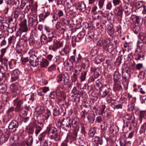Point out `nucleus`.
<instances>
[{"instance_id":"1","label":"nucleus","mask_w":146,"mask_h":146,"mask_svg":"<svg viewBox=\"0 0 146 146\" xmlns=\"http://www.w3.org/2000/svg\"><path fill=\"white\" fill-rule=\"evenodd\" d=\"M44 28L46 32V35L42 34L40 36L41 40L45 42V44L54 41L56 38L54 31L50 29L49 27L46 25L44 26Z\"/></svg>"},{"instance_id":"2","label":"nucleus","mask_w":146,"mask_h":146,"mask_svg":"<svg viewBox=\"0 0 146 146\" xmlns=\"http://www.w3.org/2000/svg\"><path fill=\"white\" fill-rule=\"evenodd\" d=\"M46 131L51 139L57 141L60 140V136L58 133L57 129L52 125L50 124L48 125Z\"/></svg>"},{"instance_id":"3","label":"nucleus","mask_w":146,"mask_h":146,"mask_svg":"<svg viewBox=\"0 0 146 146\" xmlns=\"http://www.w3.org/2000/svg\"><path fill=\"white\" fill-rule=\"evenodd\" d=\"M69 76L68 74L65 72L62 74L58 75L56 78L57 82L62 85L64 86L66 85L69 81Z\"/></svg>"},{"instance_id":"4","label":"nucleus","mask_w":146,"mask_h":146,"mask_svg":"<svg viewBox=\"0 0 146 146\" xmlns=\"http://www.w3.org/2000/svg\"><path fill=\"white\" fill-rule=\"evenodd\" d=\"M24 103V99L18 96L13 101V104L15 106V111L16 112L20 111L22 110V105Z\"/></svg>"},{"instance_id":"5","label":"nucleus","mask_w":146,"mask_h":146,"mask_svg":"<svg viewBox=\"0 0 146 146\" xmlns=\"http://www.w3.org/2000/svg\"><path fill=\"white\" fill-rule=\"evenodd\" d=\"M72 121L70 117L64 118L62 121L61 126L65 130H69L71 129L72 125Z\"/></svg>"},{"instance_id":"6","label":"nucleus","mask_w":146,"mask_h":146,"mask_svg":"<svg viewBox=\"0 0 146 146\" xmlns=\"http://www.w3.org/2000/svg\"><path fill=\"white\" fill-rule=\"evenodd\" d=\"M65 89V88L64 86H60L56 89L57 96L60 98V99L59 100L60 101L62 100H65L66 99V96L65 93L64 91Z\"/></svg>"},{"instance_id":"7","label":"nucleus","mask_w":146,"mask_h":146,"mask_svg":"<svg viewBox=\"0 0 146 146\" xmlns=\"http://www.w3.org/2000/svg\"><path fill=\"white\" fill-rule=\"evenodd\" d=\"M10 87L12 92V95L15 96L19 95L21 92L20 88L17 83L12 84L11 85Z\"/></svg>"},{"instance_id":"8","label":"nucleus","mask_w":146,"mask_h":146,"mask_svg":"<svg viewBox=\"0 0 146 146\" xmlns=\"http://www.w3.org/2000/svg\"><path fill=\"white\" fill-rule=\"evenodd\" d=\"M22 32L20 31H18L16 35L18 36L20 35L22 32H26L28 31V29L27 25V20L25 19L22 21L20 24Z\"/></svg>"},{"instance_id":"9","label":"nucleus","mask_w":146,"mask_h":146,"mask_svg":"<svg viewBox=\"0 0 146 146\" xmlns=\"http://www.w3.org/2000/svg\"><path fill=\"white\" fill-rule=\"evenodd\" d=\"M19 125V123L16 120H13L11 121L10 123L8 126L9 131L13 132L16 131Z\"/></svg>"},{"instance_id":"10","label":"nucleus","mask_w":146,"mask_h":146,"mask_svg":"<svg viewBox=\"0 0 146 146\" xmlns=\"http://www.w3.org/2000/svg\"><path fill=\"white\" fill-rule=\"evenodd\" d=\"M76 60L75 59V56H72L70 58L69 60L71 62L72 65L74 63L77 64L78 63H80L82 62V58L80 53H79L77 56H76Z\"/></svg>"},{"instance_id":"11","label":"nucleus","mask_w":146,"mask_h":146,"mask_svg":"<svg viewBox=\"0 0 146 146\" xmlns=\"http://www.w3.org/2000/svg\"><path fill=\"white\" fill-rule=\"evenodd\" d=\"M110 90V88H108L104 86L99 91V94L102 98H104L108 95L109 96V94Z\"/></svg>"},{"instance_id":"12","label":"nucleus","mask_w":146,"mask_h":146,"mask_svg":"<svg viewBox=\"0 0 146 146\" xmlns=\"http://www.w3.org/2000/svg\"><path fill=\"white\" fill-rule=\"evenodd\" d=\"M29 62L34 67L36 66L38 64V59L34 54H31L30 56Z\"/></svg>"},{"instance_id":"13","label":"nucleus","mask_w":146,"mask_h":146,"mask_svg":"<svg viewBox=\"0 0 146 146\" xmlns=\"http://www.w3.org/2000/svg\"><path fill=\"white\" fill-rule=\"evenodd\" d=\"M20 73V72L18 69H16L13 71L11 73L10 81L13 82L18 80Z\"/></svg>"},{"instance_id":"14","label":"nucleus","mask_w":146,"mask_h":146,"mask_svg":"<svg viewBox=\"0 0 146 146\" xmlns=\"http://www.w3.org/2000/svg\"><path fill=\"white\" fill-rule=\"evenodd\" d=\"M135 59L136 60H140L141 58H143L145 56L143 55L141 52V51L139 50L138 49H136L134 55Z\"/></svg>"},{"instance_id":"15","label":"nucleus","mask_w":146,"mask_h":146,"mask_svg":"<svg viewBox=\"0 0 146 146\" xmlns=\"http://www.w3.org/2000/svg\"><path fill=\"white\" fill-rule=\"evenodd\" d=\"M97 128L95 127L91 128L88 132V137L92 138L93 137L95 134L96 133Z\"/></svg>"},{"instance_id":"16","label":"nucleus","mask_w":146,"mask_h":146,"mask_svg":"<svg viewBox=\"0 0 146 146\" xmlns=\"http://www.w3.org/2000/svg\"><path fill=\"white\" fill-rule=\"evenodd\" d=\"M119 143L121 146H132L130 141H126V140L123 138L120 139Z\"/></svg>"},{"instance_id":"17","label":"nucleus","mask_w":146,"mask_h":146,"mask_svg":"<svg viewBox=\"0 0 146 146\" xmlns=\"http://www.w3.org/2000/svg\"><path fill=\"white\" fill-rule=\"evenodd\" d=\"M76 6L79 10L82 12H84L86 10V5L84 2H81L78 3L76 4Z\"/></svg>"},{"instance_id":"18","label":"nucleus","mask_w":146,"mask_h":146,"mask_svg":"<svg viewBox=\"0 0 146 146\" xmlns=\"http://www.w3.org/2000/svg\"><path fill=\"white\" fill-rule=\"evenodd\" d=\"M131 18L132 19H135L136 23L139 25H141L143 23V19L141 17L134 15H132Z\"/></svg>"},{"instance_id":"19","label":"nucleus","mask_w":146,"mask_h":146,"mask_svg":"<svg viewBox=\"0 0 146 146\" xmlns=\"http://www.w3.org/2000/svg\"><path fill=\"white\" fill-rule=\"evenodd\" d=\"M70 49L68 46H65L60 52V54L62 56L67 55L69 52Z\"/></svg>"},{"instance_id":"20","label":"nucleus","mask_w":146,"mask_h":146,"mask_svg":"<svg viewBox=\"0 0 146 146\" xmlns=\"http://www.w3.org/2000/svg\"><path fill=\"white\" fill-rule=\"evenodd\" d=\"M44 110V107L40 105L37 106L35 109V112L38 114L42 113Z\"/></svg>"},{"instance_id":"21","label":"nucleus","mask_w":146,"mask_h":146,"mask_svg":"<svg viewBox=\"0 0 146 146\" xmlns=\"http://www.w3.org/2000/svg\"><path fill=\"white\" fill-rule=\"evenodd\" d=\"M9 134L2 135L0 138V143L3 144L7 141L9 138Z\"/></svg>"},{"instance_id":"22","label":"nucleus","mask_w":146,"mask_h":146,"mask_svg":"<svg viewBox=\"0 0 146 146\" xmlns=\"http://www.w3.org/2000/svg\"><path fill=\"white\" fill-rule=\"evenodd\" d=\"M138 38L140 40L144 41L145 44H146V33H140L138 35Z\"/></svg>"},{"instance_id":"23","label":"nucleus","mask_w":146,"mask_h":146,"mask_svg":"<svg viewBox=\"0 0 146 146\" xmlns=\"http://www.w3.org/2000/svg\"><path fill=\"white\" fill-rule=\"evenodd\" d=\"M100 79H98L95 82L96 84L95 85V88L97 91L98 90L100 91L101 88L104 86L102 85V84L100 82Z\"/></svg>"},{"instance_id":"24","label":"nucleus","mask_w":146,"mask_h":146,"mask_svg":"<svg viewBox=\"0 0 146 146\" xmlns=\"http://www.w3.org/2000/svg\"><path fill=\"white\" fill-rule=\"evenodd\" d=\"M40 67L42 68L46 67L49 65V62L46 59H43L40 62Z\"/></svg>"},{"instance_id":"25","label":"nucleus","mask_w":146,"mask_h":146,"mask_svg":"<svg viewBox=\"0 0 146 146\" xmlns=\"http://www.w3.org/2000/svg\"><path fill=\"white\" fill-rule=\"evenodd\" d=\"M0 62L2 64H4L5 66H6V69H8V59L6 58H3V57H0Z\"/></svg>"},{"instance_id":"26","label":"nucleus","mask_w":146,"mask_h":146,"mask_svg":"<svg viewBox=\"0 0 146 146\" xmlns=\"http://www.w3.org/2000/svg\"><path fill=\"white\" fill-rule=\"evenodd\" d=\"M107 32L110 36H112L113 33V25L111 24L108 25L107 29Z\"/></svg>"},{"instance_id":"27","label":"nucleus","mask_w":146,"mask_h":146,"mask_svg":"<svg viewBox=\"0 0 146 146\" xmlns=\"http://www.w3.org/2000/svg\"><path fill=\"white\" fill-rule=\"evenodd\" d=\"M95 119V115L92 113H90L88 114V120L90 123H93Z\"/></svg>"},{"instance_id":"28","label":"nucleus","mask_w":146,"mask_h":146,"mask_svg":"<svg viewBox=\"0 0 146 146\" xmlns=\"http://www.w3.org/2000/svg\"><path fill=\"white\" fill-rule=\"evenodd\" d=\"M133 31L135 34H137L139 31V27L136 25L135 24H132L131 26Z\"/></svg>"},{"instance_id":"29","label":"nucleus","mask_w":146,"mask_h":146,"mask_svg":"<svg viewBox=\"0 0 146 146\" xmlns=\"http://www.w3.org/2000/svg\"><path fill=\"white\" fill-rule=\"evenodd\" d=\"M139 120L141 123L143 118L146 119V111H141L140 112Z\"/></svg>"},{"instance_id":"30","label":"nucleus","mask_w":146,"mask_h":146,"mask_svg":"<svg viewBox=\"0 0 146 146\" xmlns=\"http://www.w3.org/2000/svg\"><path fill=\"white\" fill-rule=\"evenodd\" d=\"M118 10L117 11V15L120 16L121 18L122 17V14H123V8L121 5H120L119 6L116 7L115 8Z\"/></svg>"},{"instance_id":"31","label":"nucleus","mask_w":146,"mask_h":146,"mask_svg":"<svg viewBox=\"0 0 146 146\" xmlns=\"http://www.w3.org/2000/svg\"><path fill=\"white\" fill-rule=\"evenodd\" d=\"M34 127L35 128V133L36 136H37L40 132L42 130L43 127H40L39 125L35 124L34 125Z\"/></svg>"},{"instance_id":"32","label":"nucleus","mask_w":146,"mask_h":146,"mask_svg":"<svg viewBox=\"0 0 146 146\" xmlns=\"http://www.w3.org/2000/svg\"><path fill=\"white\" fill-rule=\"evenodd\" d=\"M71 120L72 121V127H76V129L75 130H78L79 126L78 125V122L75 119H71Z\"/></svg>"},{"instance_id":"33","label":"nucleus","mask_w":146,"mask_h":146,"mask_svg":"<svg viewBox=\"0 0 146 146\" xmlns=\"http://www.w3.org/2000/svg\"><path fill=\"white\" fill-rule=\"evenodd\" d=\"M59 47L58 44L57 43H54L53 45H50L49 47V50H52L55 51L57 50Z\"/></svg>"},{"instance_id":"34","label":"nucleus","mask_w":146,"mask_h":146,"mask_svg":"<svg viewBox=\"0 0 146 146\" xmlns=\"http://www.w3.org/2000/svg\"><path fill=\"white\" fill-rule=\"evenodd\" d=\"M46 135V133L45 132H44L40 134L39 137L38 138V139L39 141H44V143L45 144H47V143L46 141L44 140V138Z\"/></svg>"},{"instance_id":"35","label":"nucleus","mask_w":146,"mask_h":146,"mask_svg":"<svg viewBox=\"0 0 146 146\" xmlns=\"http://www.w3.org/2000/svg\"><path fill=\"white\" fill-rule=\"evenodd\" d=\"M78 130H75L72 133L70 136V139L72 141H75L76 139L77 136V131Z\"/></svg>"},{"instance_id":"36","label":"nucleus","mask_w":146,"mask_h":146,"mask_svg":"<svg viewBox=\"0 0 146 146\" xmlns=\"http://www.w3.org/2000/svg\"><path fill=\"white\" fill-rule=\"evenodd\" d=\"M23 54L20 52L18 51L16 53L15 58L17 61H20L22 60L23 58Z\"/></svg>"},{"instance_id":"37","label":"nucleus","mask_w":146,"mask_h":146,"mask_svg":"<svg viewBox=\"0 0 146 146\" xmlns=\"http://www.w3.org/2000/svg\"><path fill=\"white\" fill-rule=\"evenodd\" d=\"M100 138L98 136H95L92 139V142L94 144H95L96 146H98V142H99Z\"/></svg>"},{"instance_id":"38","label":"nucleus","mask_w":146,"mask_h":146,"mask_svg":"<svg viewBox=\"0 0 146 146\" xmlns=\"http://www.w3.org/2000/svg\"><path fill=\"white\" fill-rule=\"evenodd\" d=\"M26 131L29 135H32L34 133V130L31 126L27 127L26 128Z\"/></svg>"},{"instance_id":"39","label":"nucleus","mask_w":146,"mask_h":146,"mask_svg":"<svg viewBox=\"0 0 146 146\" xmlns=\"http://www.w3.org/2000/svg\"><path fill=\"white\" fill-rule=\"evenodd\" d=\"M3 100L6 102H8L10 100V94L8 93L3 94Z\"/></svg>"},{"instance_id":"40","label":"nucleus","mask_w":146,"mask_h":146,"mask_svg":"<svg viewBox=\"0 0 146 146\" xmlns=\"http://www.w3.org/2000/svg\"><path fill=\"white\" fill-rule=\"evenodd\" d=\"M85 33L83 31H81L77 35V39L79 40H80L84 38L85 35Z\"/></svg>"},{"instance_id":"41","label":"nucleus","mask_w":146,"mask_h":146,"mask_svg":"<svg viewBox=\"0 0 146 146\" xmlns=\"http://www.w3.org/2000/svg\"><path fill=\"white\" fill-rule=\"evenodd\" d=\"M7 70L5 69L4 67L1 65H0V72L2 73V75L1 77H4L5 76V73Z\"/></svg>"},{"instance_id":"42","label":"nucleus","mask_w":146,"mask_h":146,"mask_svg":"<svg viewBox=\"0 0 146 146\" xmlns=\"http://www.w3.org/2000/svg\"><path fill=\"white\" fill-rule=\"evenodd\" d=\"M137 121H132L130 123V126L129 127V130L134 129L137 126Z\"/></svg>"},{"instance_id":"43","label":"nucleus","mask_w":146,"mask_h":146,"mask_svg":"<svg viewBox=\"0 0 146 146\" xmlns=\"http://www.w3.org/2000/svg\"><path fill=\"white\" fill-rule=\"evenodd\" d=\"M144 43V42L142 41L140 42L139 41H138L137 44V48L138 50L141 51L142 46Z\"/></svg>"},{"instance_id":"44","label":"nucleus","mask_w":146,"mask_h":146,"mask_svg":"<svg viewBox=\"0 0 146 146\" xmlns=\"http://www.w3.org/2000/svg\"><path fill=\"white\" fill-rule=\"evenodd\" d=\"M120 74L119 72H115L113 74V79L114 80L118 81L119 80Z\"/></svg>"},{"instance_id":"45","label":"nucleus","mask_w":146,"mask_h":146,"mask_svg":"<svg viewBox=\"0 0 146 146\" xmlns=\"http://www.w3.org/2000/svg\"><path fill=\"white\" fill-rule=\"evenodd\" d=\"M61 20L62 21L64 24L68 26L69 25L70 20L68 18H63Z\"/></svg>"},{"instance_id":"46","label":"nucleus","mask_w":146,"mask_h":146,"mask_svg":"<svg viewBox=\"0 0 146 146\" xmlns=\"http://www.w3.org/2000/svg\"><path fill=\"white\" fill-rule=\"evenodd\" d=\"M57 96V95L56 92V89L55 92H52L50 94V97L52 99H55Z\"/></svg>"},{"instance_id":"47","label":"nucleus","mask_w":146,"mask_h":146,"mask_svg":"<svg viewBox=\"0 0 146 146\" xmlns=\"http://www.w3.org/2000/svg\"><path fill=\"white\" fill-rule=\"evenodd\" d=\"M87 71V70L85 71L81 72V75L80 76V78L81 81H84L85 80Z\"/></svg>"},{"instance_id":"48","label":"nucleus","mask_w":146,"mask_h":146,"mask_svg":"<svg viewBox=\"0 0 146 146\" xmlns=\"http://www.w3.org/2000/svg\"><path fill=\"white\" fill-rule=\"evenodd\" d=\"M14 110H15V108H14L13 106H11L9 108L7 111V113L8 114V117H10V118H11V116L9 114L10 113H13Z\"/></svg>"},{"instance_id":"49","label":"nucleus","mask_w":146,"mask_h":146,"mask_svg":"<svg viewBox=\"0 0 146 146\" xmlns=\"http://www.w3.org/2000/svg\"><path fill=\"white\" fill-rule=\"evenodd\" d=\"M9 24L7 22H5L2 23L0 28L3 30H6L9 27Z\"/></svg>"},{"instance_id":"50","label":"nucleus","mask_w":146,"mask_h":146,"mask_svg":"<svg viewBox=\"0 0 146 146\" xmlns=\"http://www.w3.org/2000/svg\"><path fill=\"white\" fill-rule=\"evenodd\" d=\"M56 65L53 64L50 65L48 68V72H52L56 70Z\"/></svg>"},{"instance_id":"51","label":"nucleus","mask_w":146,"mask_h":146,"mask_svg":"<svg viewBox=\"0 0 146 146\" xmlns=\"http://www.w3.org/2000/svg\"><path fill=\"white\" fill-rule=\"evenodd\" d=\"M79 42V40L77 39V37L73 36L72 38L71 42L72 46H74L76 44V42Z\"/></svg>"},{"instance_id":"52","label":"nucleus","mask_w":146,"mask_h":146,"mask_svg":"<svg viewBox=\"0 0 146 146\" xmlns=\"http://www.w3.org/2000/svg\"><path fill=\"white\" fill-rule=\"evenodd\" d=\"M146 130V123H144L141 126L139 132L140 134L144 133Z\"/></svg>"},{"instance_id":"53","label":"nucleus","mask_w":146,"mask_h":146,"mask_svg":"<svg viewBox=\"0 0 146 146\" xmlns=\"http://www.w3.org/2000/svg\"><path fill=\"white\" fill-rule=\"evenodd\" d=\"M59 108H56L53 110V115L54 116H57L60 114V113Z\"/></svg>"},{"instance_id":"54","label":"nucleus","mask_w":146,"mask_h":146,"mask_svg":"<svg viewBox=\"0 0 146 146\" xmlns=\"http://www.w3.org/2000/svg\"><path fill=\"white\" fill-rule=\"evenodd\" d=\"M106 16V17H107L108 20L110 21L113 18V14L111 12L108 13Z\"/></svg>"},{"instance_id":"55","label":"nucleus","mask_w":146,"mask_h":146,"mask_svg":"<svg viewBox=\"0 0 146 146\" xmlns=\"http://www.w3.org/2000/svg\"><path fill=\"white\" fill-rule=\"evenodd\" d=\"M102 61V59L101 58H100L98 57H95L94 62L96 64H99Z\"/></svg>"},{"instance_id":"56","label":"nucleus","mask_w":146,"mask_h":146,"mask_svg":"<svg viewBox=\"0 0 146 146\" xmlns=\"http://www.w3.org/2000/svg\"><path fill=\"white\" fill-rule=\"evenodd\" d=\"M26 96L27 97L29 100H31L32 101H33L35 100V96L34 93H32L31 94H27L26 95Z\"/></svg>"},{"instance_id":"57","label":"nucleus","mask_w":146,"mask_h":146,"mask_svg":"<svg viewBox=\"0 0 146 146\" xmlns=\"http://www.w3.org/2000/svg\"><path fill=\"white\" fill-rule=\"evenodd\" d=\"M111 62L108 60H106L105 61V62H104V64L105 66H106L107 68H111Z\"/></svg>"},{"instance_id":"58","label":"nucleus","mask_w":146,"mask_h":146,"mask_svg":"<svg viewBox=\"0 0 146 146\" xmlns=\"http://www.w3.org/2000/svg\"><path fill=\"white\" fill-rule=\"evenodd\" d=\"M94 36L92 35V36L90 35L89 33H88V36H87L85 38V40L86 42H89L91 41L92 38V37H93Z\"/></svg>"},{"instance_id":"59","label":"nucleus","mask_w":146,"mask_h":146,"mask_svg":"<svg viewBox=\"0 0 146 146\" xmlns=\"http://www.w3.org/2000/svg\"><path fill=\"white\" fill-rule=\"evenodd\" d=\"M111 106L114 109H119L122 108V105L121 104L115 105L114 104H112L111 105Z\"/></svg>"},{"instance_id":"60","label":"nucleus","mask_w":146,"mask_h":146,"mask_svg":"<svg viewBox=\"0 0 146 146\" xmlns=\"http://www.w3.org/2000/svg\"><path fill=\"white\" fill-rule=\"evenodd\" d=\"M67 6L68 8H70L73 5V0H66Z\"/></svg>"},{"instance_id":"61","label":"nucleus","mask_w":146,"mask_h":146,"mask_svg":"<svg viewBox=\"0 0 146 146\" xmlns=\"http://www.w3.org/2000/svg\"><path fill=\"white\" fill-rule=\"evenodd\" d=\"M16 39V37L14 36H12L10 37L8 39L9 44H11L12 42H14Z\"/></svg>"},{"instance_id":"62","label":"nucleus","mask_w":146,"mask_h":146,"mask_svg":"<svg viewBox=\"0 0 146 146\" xmlns=\"http://www.w3.org/2000/svg\"><path fill=\"white\" fill-rule=\"evenodd\" d=\"M40 119L41 120V121H40L38 118H37V121L38 124L40 125L39 126L40 127L42 126V127H43V123L44 121V119L42 117H41Z\"/></svg>"},{"instance_id":"63","label":"nucleus","mask_w":146,"mask_h":146,"mask_svg":"<svg viewBox=\"0 0 146 146\" xmlns=\"http://www.w3.org/2000/svg\"><path fill=\"white\" fill-rule=\"evenodd\" d=\"M7 87L5 85H0V93L4 92L6 89Z\"/></svg>"},{"instance_id":"64","label":"nucleus","mask_w":146,"mask_h":146,"mask_svg":"<svg viewBox=\"0 0 146 146\" xmlns=\"http://www.w3.org/2000/svg\"><path fill=\"white\" fill-rule=\"evenodd\" d=\"M38 17L39 18V21L40 22L43 21L46 18L43 12L39 14L38 15Z\"/></svg>"}]
</instances>
